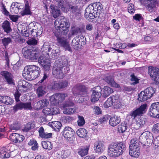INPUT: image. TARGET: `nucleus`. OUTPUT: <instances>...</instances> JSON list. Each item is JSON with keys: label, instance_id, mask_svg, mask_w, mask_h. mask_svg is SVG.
<instances>
[{"label": "nucleus", "instance_id": "nucleus-46", "mask_svg": "<svg viewBox=\"0 0 159 159\" xmlns=\"http://www.w3.org/2000/svg\"><path fill=\"white\" fill-rule=\"evenodd\" d=\"M157 2H150L147 6V10L150 12H152L155 11L156 7Z\"/></svg>", "mask_w": 159, "mask_h": 159}, {"label": "nucleus", "instance_id": "nucleus-12", "mask_svg": "<svg viewBox=\"0 0 159 159\" xmlns=\"http://www.w3.org/2000/svg\"><path fill=\"white\" fill-rule=\"evenodd\" d=\"M15 150L14 146H8L0 148V157L2 158H7L10 156V153Z\"/></svg>", "mask_w": 159, "mask_h": 159}, {"label": "nucleus", "instance_id": "nucleus-45", "mask_svg": "<svg viewBox=\"0 0 159 159\" xmlns=\"http://www.w3.org/2000/svg\"><path fill=\"white\" fill-rule=\"evenodd\" d=\"M87 130L85 129H79L76 131L77 135L80 137L84 138L87 135Z\"/></svg>", "mask_w": 159, "mask_h": 159}, {"label": "nucleus", "instance_id": "nucleus-24", "mask_svg": "<svg viewBox=\"0 0 159 159\" xmlns=\"http://www.w3.org/2000/svg\"><path fill=\"white\" fill-rule=\"evenodd\" d=\"M48 86L46 85H40L38 86L36 90L38 97L40 98L43 96L48 92Z\"/></svg>", "mask_w": 159, "mask_h": 159}, {"label": "nucleus", "instance_id": "nucleus-13", "mask_svg": "<svg viewBox=\"0 0 159 159\" xmlns=\"http://www.w3.org/2000/svg\"><path fill=\"white\" fill-rule=\"evenodd\" d=\"M148 74L156 84H159V69L157 68L150 67L148 69Z\"/></svg>", "mask_w": 159, "mask_h": 159}, {"label": "nucleus", "instance_id": "nucleus-4", "mask_svg": "<svg viewBox=\"0 0 159 159\" xmlns=\"http://www.w3.org/2000/svg\"><path fill=\"white\" fill-rule=\"evenodd\" d=\"M125 150V145L122 142L112 143L109 147L108 154L111 157H118L122 154Z\"/></svg>", "mask_w": 159, "mask_h": 159}, {"label": "nucleus", "instance_id": "nucleus-35", "mask_svg": "<svg viewBox=\"0 0 159 159\" xmlns=\"http://www.w3.org/2000/svg\"><path fill=\"white\" fill-rule=\"evenodd\" d=\"M50 7L52 10V14L54 18H57L61 14L60 10L58 9L59 8H56V6L54 4H51Z\"/></svg>", "mask_w": 159, "mask_h": 159}, {"label": "nucleus", "instance_id": "nucleus-56", "mask_svg": "<svg viewBox=\"0 0 159 159\" xmlns=\"http://www.w3.org/2000/svg\"><path fill=\"white\" fill-rule=\"evenodd\" d=\"M133 18L135 20L138 21H143V18L142 16V15L140 14H135L133 16Z\"/></svg>", "mask_w": 159, "mask_h": 159}, {"label": "nucleus", "instance_id": "nucleus-27", "mask_svg": "<svg viewBox=\"0 0 159 159\" xmlns=\"http://www.w3.org/2000/svg\"><path fill=\"white\" fill-rule=\"evenodd\" d=\"M29 83L26 81L20 80L18 82V90L21 92H25L28 89Z\"/></svg>", "mask_w": 159, "mask_h": 159}, {"label": "nucleus", "instance_id": "nucleus-51", "mask_svg": "<svg viewBox=\"0 0 159 159\" xmlns=\"http://www.w3.org/2000/svg\"><path fill=\"white\" fill-rule=\"evenodd\" d=\"M93 4H90L86 8L85 10V15H88V13H96L95 12Z\"/></svg>", "mask_w": 159, "mask_h": 159}, {"label": "nucleus", "instance_id": "nucleus-36", "mask_svg": "<svg viewBox=\"0 0 159 159\" xmlns=\"http://www.w3.org/2000/svg\"><path fill=\"white\" fill-rule=\"evenodd\" d=\"M49 103V102L46 99L41 100L36 103L37 106L36 108L39 109H42L45 107L47 106Z\"/></svg>", "mask_w": 159, "mask_h": 159}, {"label": "nucleus", "instance_id": "nucleus-57", "mask_svg": "<svg viewBox=\"0 0 159 159\" xmlns=\"http://www.w3.org/2000/svg\"><path fill=\"white\" fill-rule=\"evenodd\" d=\"M128 11L129 13L131 14H133L134 13L135 9L133 4L130 3L128 6Z\"/></svg>", "mask_w": 159, "mask_h": 159}, {"label": "nucleus", "instance_id": "nucleus-5", "mask_svg": "<svg viewBox=\"0 0 159 159\" xmlns=\"http://www.w3.org/2000/svg\"><path fill=\"white\" fill-rule=\"evenodd\" d=\"M139 139L143 146H150L153 142V137L152 134L147 131L143 133L140 136Z\"/></svg>", "mask_w": 159, "mask_h": 159}, {"label": "nucleus", "instance_id": "nucleus-33", "mask_svg": "<svg viewBox=\"0 0 159 159\" xmlns=\"http://www.w3.org/2000/svg\"><path fill=\"white\" fill-rule=\"evenodd\" d=\"M70 154V151L68 150L58 151L57 152V157L61 159H63L67 157Z\"/></svg>", "mask_w": 159, "mask_h": 159}, {"label": "nucleus", "instance_id": "nucleus-6", "mask_svg": "<svg viewBox=\"0 0 159 159\" xmlns=\"http://www.w3.org/2000/svg\"><path fill=\"white\" fill-rule=\"evenodd\" d=\"M43 54L45 55L46 53L48 56H50L52 58H55L59 55L58 52H57L56 50L54 49V46L52 48L49 44L44 43L41 49Z\"/></svg>", "mask_w": 159, "mask_h": 159}, {"label": "nucleus", "instance_id": "nucleus-39", "mask_svg": "<svg viewBox=\"0 0 159 159\" xmlns=\"http://www.w3.org/2000/svg\"><path fill=\"white\" fill-rule=\"evenodd\" d=\"M140 148H135V151H134V148L129 149V155L132 157L137 158L139 157L140 154Z\"/></svg>", "mask_w": 159, "mask_h": 159}, {"label": "nucleus", "instance_id": "nucleus-2", "mask_svg": "<svg viewBox=\"0 0 159 159\" xmlns=\"http://www.w3.org/2000/svg\"><path fill=\"white\" fill-rule=\"evenodd\" d=\"M56 30L58 33L66 35L69 31L70 24L68 20L64 16H61L54 22Z\"/></svg>", "mask_w": 159, "mask_h": 159}, {"label": "nucleus", "instance_id": "nucleus-47", "mask_svg": "<svg viewBox=\"0 0 159 159\" xmlns=\"http://www.w3.org/2000/svg\"><path fill=\"white\" fill-rule=\"evenodd\" d=\"M127 128V125L124 122L122 123L121 124L118 126V131L120 133H122L125 132Z\"/></svg>", "mask_w": 159, "mask_h": 159}, {"label": "nucleus", "instance_id": "nucleus-53", "mask_svg": "<svg viewBox=\"0 0 159 159\" xmlns=\"http://www.w3.org/2000/svg\"><path fill=\"white\" fill-rule=\"evenodd\" d=\"M3 46L5 47L8 45V44L11 42V39L9 37L4 38L1 40Z\"/></svg>", "mask_w": 159, "mask_h": 159}, {"label": "nucleus", "instance_id": "nucleus-26", "mask_svg": "<svg viewBox=\"0 0 159 159\" xmlns=\"http://www.w3.org/2000/svg\"><path fill=\"white\" fill-rule=\"evenodd\" d=\"M94 148L95 152L98 153H101L105 149L104 144L102 142L99 141L95 142Z\"/></svg>", "mask_w": 159, "mask_h": 159}, {"label": "nucleus", "instance_id": "nucleus-25", "mask_svg": "<svg viewBox=\"0 0 159 159\" xmlns=\"http://www.w3.org/2000/svg\"><path fill=\"white\" fill-rule=\"evenodd\" d=\"M10 139L12 141L16 143H21V144L22 141L25 139L24 136L22 135H20L18 134L12 133L11 134L10 136Z\"/></svg>", "mask_w": 159, "mask_h": 159}, {"label": "nucleus", "instance_id": "nucleus-15", "mask_svg": "<svg viewBox=\"0 0 159 159\" xmlns=\"http://www.w3.org/2000/svg\"><path fill=\"white\" fill-rule=\"evenodd\" d=\"M102 89L99 86H97L93 88L90 99L92 102H95L99 100L102 95Z\"/></svg>", "mask_w": 159, "mask_h": 159}, {"label": "nucleus", "instance_id": "nucleus-58", "mask_svg": "<svg viewBox=\"0 0 159 159\" xmlns=\"http://www.w3.org/2000/svg\"><path fill=\"white\" fill-rule=\"evenodd\" d=\"M43 112L45 115H52V112L51 108H46L44 109L43 110Z\"/></svg>", "mask_w": 159, "mask_h": 159}, {"label": "nucleus", "instance_id": "nucleus-62", "mask_svg": "<svg viewBox=\"0 0 159 159\" xmlns=\"http://www.w3.org/2000/svg\"><path fill=\"white\" fill-rule=\"evenodd\" d=\"M28 28L29 31H33L37 30V26L33 23H31L29 24L28 26Z\"/></svg>", "mask_w": 159, "mask_h": 159}, {"label": "nucleus", "instance_id": "nucleus-50", "mask_svg": "<svg viewBox=\"0 0 159 159\" xmlns=\"http://www.w3.org/2000/svg\"><path fill=\"white\" fill-rule=\"evenodd\" d=\"M31 14V12L29 6L27 4H26L24 10L21 12V15L23 16L25 15H30Z\"/></svg>", "mask_w": 159, "mask_h": 159}, {"label": "nucleus", "instance_id": "nucleus-63", "mask_svg": "<svg viewBox=\"0 0 159 159\" xmlns=\"http://www.w3.org/2000/svg\"><path fill=\"white\" fill-rule=\"evenodd\" d=\"M152 130L154 133L159 132V123H157L153 125Z\"/></svg>", "mask_w": 159, "mask_h": 159}, {"label": "nucleus", "instance_id": "nucleus-29", "mask_svg": "<svg viewBox=\"0 0 159 159\" xmlns=\"http://www.w3.org/2000/svg\"><path fill=\"white\" fill-rule=\"evenodd\" d=\"M104 80L108 84L112 87L117 88L120 87L119 85L114 81L113 78L111 76H108L105 77L104 78Z\"/></svg>", "mask_w": 159, "mask_h": 159}, {"label": "nucleus", "instance_id": "nucleus-43", "mask_svg": "<svg viewBox=\"0 0 159 159\" xmlns=\"http://www.w3.org/2000/svg\"><path fill=\"white\" fill-rule=\"evenodd\" d=\"M138 96L139 98L138 100L141 102L145 101L150 98L143 91H142L139 94Z\"/></svg>", "mask_w": 159, "mask_h": 159}, {"label": "nucleus", "instance_id": "nucleus-7", "mask_svg": "<svg viewBox=\"0 0 159 159\" xmlns=\"http://www.w3.org/2000/svg\"><path fill=\"white\" fill-rule=\"evenodd\" d=\"M73 93L74 95L78 94L82 97L79 100L80 103H82L84 101V97L87 94V91L86 87L83 85H78L73 89Z\"/></svg>", "mask_w": 159, "mask_h": 159}, {"label": "nucleus", "instance_id": "nucleus-11", "mask_svg": "<svg viewBox=\"0 0 159 159\" xmlns=\"http://www.w3.org/2000/svg\"><path fill=\"white\" fill-rule=\"evenodd\" d=\"M86 38L84 37L81 36L79 38V36H76L73 40L71 43V46L76 50H78L81 46L84 45L86 43Z\"/></svg>", "mask_w": 159, "mask_h": 159}, {"label": "nucleus", "instance_id": "nucleus-60", "mask_svg": "<svg viewBox=\"0 0 159 159\" xmlns=\"http://www.w3.org/2000/svg\"><path fill=\"white\" fill-rule=\"evenodd\" d=\"M68 82L66 81H64L61 82H59L60 89L65 88L68 85Z\"/></svg>", "mask_w": 159, "mask_h": 159}, {"label": "nucleus", "instance_id": "nucleus-37", "mask_svg": "<svg viewBox=\"0 0 159 159\" xmlns=\"http://www.w3.org/2000/svg\"><path fill=\"white\" fill-rule=\"evenodd\" d=\"M2 27L4 31L7 34L10 33L12 31L10 23L7 20H6L3 22L2 24Z\"/></svg>", "mask_w": 159, "mask_h": 159}, {"label": "nucleus", "instance_id": "nucleus-59", "mask_svg": "<svg viewBox=\"0 0 159 159\" xmlns=\"http://www.w3.org/2000/svg\"><path fill=\"white\" fill-rule=\"evenodd\" d=\"M110 117L108 115H106L101 117L99 119V122L102 124L104 123L108 120Z\"/></svg>", "mask_w": 159, "mask_h": 159}, {"label": "nucleus", "instance_id": "nucleus-22", "mask_svg": "<svg viewBox=\"0 0 159 159\" xmlns=\"http://www.w3.org/2000/svg\"><path fill=\"white\" fill-rule=\"evenodd\" d=\"M39 63L42 66L45 71L49 70L51 67V62L48 59H45L43 57L41 56L38 59Z\"/></svg>", "mask_w": 159, "mask_h": 159}, {"label": "nucleus", "instance_id": "nucleus-28", "mask_svg": "<svg viewBox=\"0 0 159 159\" xmlns=\"http://www.w3.org/2000/svg\"><path fill=\"white\" fill-rule=\"evenodd\" d=\"M145 121L144 118H137L136 120L132 125L133 128L138 129L142 128L145 124Z\"/></svg>", "mask_w": 159, "mask_h": 159}, {"label": "nucleus", "instance_id": "nucleus-30", "mask_svg": "<svg viewBox=\"0 0 159 159\" xmlns=\"http://www.w3.org/2000/svg\"><path fill=\"white\" fill-rule=\"evenodd\" d=\"M68 7V11L70 10V12L75 16H79L80 14V10L78 6L71 5L69 4Z\"/></svg>", "mask_w": 159, "mask_h": 159}, {"label": "nucleus", "instance_id": "nucleus-64", "mask_svg": "<svg viewBox=\"0 0 159 159\" xmlns=\"http://www.w3.org/2000/svg\"><path fill=\"white\" fill-rule=\"evenodd\" d=\"M13 101L10 97L7 96L5 100V102L4 103L7 105H11L13 102Z\"/></svg>", "mask_w": 159, "mask_h": 159}, {"label": "nucleus", "instance_id": "nucleus-3", "mask_svg": "<svg viewBox=\"0 0 159 159\" xmlns=\"http://www.w3.org/2000/svg\"><path fill=\"white\" fill-rule=\"evenodd\" d=\"M40 68L35 65H29L25 67L23 76L27 80H31L39 77Z\"/></svg>", "mask_w": 159, "mask_h": 159}, {"label": "nucleus", "instance_id": "nucleus-18", "mask_svg": "<svg viewBox=\"0 0 159 159\" xmlns=\"http://www.w3.org/2000/svg\"><path fill=\"white\" fill-rule=\"evenodd\" d=\"M1 75L3 77L5 82L9 85H14L15 81L13 79V75L10 72L7 71H2Z\"/></svg>", "mask_w": 159, "mask_h": 159}, {"label": "nucleus", "instance_id": "nucleus-21", "mask_svg": "<svg viewBox=\"0 0 159 159\" xmlns=\"http://www.w3.org/2000/svg\"><path fill=\"white\" fill-rule=\"evenodd\" d=\"M118 99L119 96L118 95L113 96L110 97L105 102L104 107L106 108H107L111 106L113 104L117 105L120 102Z\"/></svg>", "mask_w": 159, "mask_h": 159}, {"label": "nucleus", "instance_id": "nucleus-16", "mask_svg": "<svg viewBox=\"0 0 159 159\" xmlns=\"http://www.w3.org/2000/svg\"><path fill=\"white\" fill-rule=\"evenodd\" d=\"M150 115L152 117L159 118V102L152 103L149 110Z\"/></svg>", "mask_w": 159, "mask_h": 159}, {"label": "nucleus", "instance_id": "nucleus-19", "mask_svg": "<svg viewBox=\"0 0 159 159\" xmlns=\"http://www.w3.org/2000/svg\"><path fill=\"white\" fill-rule=\"evenodd\" d=\"M53 0L55 2V6L57 8L60 9L64 12H67L68 11V6L69 3L66 1L64 0Z\"/></svg>", "mask_w": 159, "mask_h": 159}, {"label": "nucleus", "instance_id": "nucleus-49", "mask_svg": "<svg viewBox=\"0 0 159 159\" xmlns=\"http://www.w3.org/2000/svg\"><path fill=\"white\" fill-rule=\"evenodd\" d=\"M28 144L32 146L31 149L33 150H36L38 147V144L36 141L34 139L30 140L28 143Z\"/></svg>", "mask_w": 159, "mask_h": 159}, {"label": "nucleus", "instance_id": "nucleus-17", "mask_svg": "<svg viewBox=\"0 0 159 159\" xmlns=\"http://www.w3.org/2000/svg\"><path fill=\"white\" fill-rule=\"evenodd\" d=\"M31 110L33 107L31 105L30 102L26 103L20 102L17 103L13 107V110L15 111H16L18 110L22 109Z\"/></svg>", "mask_w": 159, "mask_h": 159}, {"label": "nucleus", "instance_id": "nucleus-31", "mask_svg": "<svg viewBox=\"0 0 159 159\" xmlns=\"http://www.w3.org/2000/svg\"><path fill=\"white\" fill-rule=\"evenodd\" d=\"M96 15H100L101 14L103 8L102 5L99 2H96L93 4Z\"/></svg>", "mask_w": 159, "mask_h": 159}, {"label": "nucleus", "instance_id": "nucleus-52", "mask_svg": "<svg viewBox=\"0 0 159 159\" xmlns=\"http://www.w3.org/2000/svg\"><path fill=\"white\" fill-rule=\"evenodd\" d=\"M71 35H72L80 34L81 33V29L78 27L71 28Z\"/></svg>", "mask_w": 159, "mask_h": 159}, {"label": "nucleus", "instance_id": "nucleus-42", "mask_svg": "<svg viewBox=\"0 0 159 159\" xmlns=\"http://www.w3.org/2000/svg\"><path fill=\"white\" fill-rule=\"evenodd\" d=\"M43 148L48 150H51L52 148V144L49 141H43L41 143Z\"/></svg>", "mask_w": 159, "mask_h": 159}, {"label": "nucleus", "instance_id": "nucleus-44", "mask_svg": "<svg viewBox=\"0 0 159 159\" xmlns=\"http://www.w3.org/2000/svg\"><path fill=\"white\" fill-rule=\"evenodd\" d=\"M143 91L150 98L152 97L155 92V91L154 90L153 88L151 87L148 88Z\"/></svg>", "mask_w": 159, "mask_h": 159}, {"label": "nucleus", "instance_id": "nucleus-55", "mask_svg": "<svg viewBox=\"0 0 159 159\" xmlns=\"http://www.w3.org/2000/svg\"><path fill=\"white\" fill-rule=\"evenodd\" d=\"M78 120L77 121L78 125L79 126H82L84 124L85 121L83 117L78 116Z\"/></svg>", "mask_w": 159, "mask_h": 159}, {"label": "nucleus", "instance_id": "nucleus-41", "mask_svg": "<svg viewBox=\"0 0 159 159\" xmlns=\"http://www.w3.org/2000/svg\"><path fill=\"white\" fill-rule=\"evenodd\" d=\"M48 89L51 90H57L60 89L59 82L54 81L48 86Z\"/></svg>", "mask_w": 159, "mask_h": 159}, {"label": "nucleus", "instance_id": "nucleus-1", "mask_svg": "<svg viewBox=\"0 0 159 159\" xmlns=\"http://www.w3.org/2000/svg\"><path fill=\"white\" fill-rule=\"evenodd\" d=\"M68 60L65 56L60 57L54 63L52 69V74L54 76L59 79H62L63 77V73L62 69L64 67V72L66 73L70 69L67 66Z\"/></svg>", "mask_w": 159, "mask_h": 159}, {"label": "nucleus", "instance_id": "nucleus-20", "mask_svg": "<svg viewBox=\"0 0 159 159\" xmlns=\"http://www.w3.org/2000/svg\"><path fill=\"white\" fill-rule=\"evenodd\" d=\"M146 107V104H143L139 108L131 111L130 115L133 119H135L137 116H139L145 112Z\"/></svg>", "mask_w": 159, "mask_h": 159}, {"label": "nucleus", "instance_id": "nucleus-8", "mask_svg": "<svg viewBox=\"0 0 159 159\" xmlns=\"http://www.w3.org/2000/svg\"><path fill=\"white\" fill-rule=\"evenodd\" d=\"M71 101H66L63 105V112L64 114L71 115L75 112L77 108Z\"/></svg>", "mask_w": 159, "mask_h": 159}, {"label": "nucleus", "instance_id": "nucleus-23", "mask_svg": "<svg viewBox=\"0 0 159 159\" xmlns=\"http://www.w3.org/2000/svg\"><path fill=\"white\" fill-rule=\"evenodd\" d=\"M55 35L57 38L58 42L60 43L61 46L66 48H68L67 50L70 51L71 48H69V44L67 42V40L64 37L59 36V34L56 33H55Z\"/></svg>", "mask_w": 159, "mask_h": 159}, {"label": "nucleus", "instance_id": "nucleus-9", "mask_svg": "<svg viewBox=\"0 0 159 159\" xmlns=\"http://www.w3.org/2000/svg\"><path fill=\"white\" fill-rule=\"evenodd\" d=\"M67 96L66 93H57L50 96L49 100L52 104L56 105L59 102H62Z\"/></svg>", "mask_w": 159, "mask_h": 159}, {"label": "nucleus", "instance_id": "nucleus-61", "mask_svg": "<svg viewBox=\"0 0 159 159\" xmlns=\"http://www.w3.org/2000/svg\"><path fill=\"white\" fill-rule=\"evenodd\" d=\"M130 76L131 77V80L133 82L132 84H135L139 83V79L135 76L134 74L131 75Z\"/></svg>", "mask_w": 159, "mask_h": 159}, {"label": "nucleus", "instance_id": "nucleus-10", "mask_svg": "<svg viewBox=\"0 0 159 159\" xmlns=\"http://www.w3.org/2000/svg\"><path fill=\"white\" fill-rule=\"evenodd\" d=\"M22 53L26 58L30 60L34 61L38 58V54L35 51L32 49H28L26 48H24L22 50Z\"/></svg>", "mask_w": 159, "mask_h": 159}, {"label": "nucleus", "instance_id": "nucleus-40", "mask_svg": "<svg viewBox=\"0 0 159 159\" xmlns=\"http://www.w3.org/2000/svg\"><path fill=\"white\" fill-rule=\"evenodd\" d=\"M113 92V89L108 86H105L103 89L102 96L105 98L107 97Z\"/></svg>", "mask_w": 159, "mask_h": 159}, {"label": "nucleus", "instance_id": "nucleus-48", "mask_svg": "<svg viewBox=\"0 0 159 159\" xmlns=\"http://www.w3.org/2000/svg\"><path fill=\"white\" fill-rule=\"evenodd\" d=\"M89 149V148L88 147L80 149L78 151V153L81 157L84 156L87 154Z\"/></svg>", "mask_w": 159, "mask_h": 159}, {"label": "nucleus", "instance_id": "nucleus-38", "mask_svg": "<svg viewBox=\"0 0 159 159\" xmlns=\"http://www.w3.org/2000/svg\"><path fill=\"white\" fill-rule=\"evenodd\" d=\"M49 124L52 129L57 132L59 131L62 125L61 123L58 121L52 122L51 123H49Z\"/></svg>", "mask_w": 159, "mask_h": 159}, {"label": "nucleus", "instance_id": "nucleus-34", "mask_svg": "<svg viewBox=\"0 0 159 159\" xmlns=\"http://www.w3.org/2000/svg\"><path fill=\"white\" fill-rule=\"evenodd\" d=\"M120 122V117L114 116L110 118L109 120L110 125L112 126H115Z\"/></svg>", "mask_w": 159, "mask_h": 159}, {"label": "nucleus", "instance_id": "nucleus-32", "mask_svg": "<svg viewBox=\"0 0 159 159\" xmlns=\"http://www.w3.org/2000/svg\"><path fill=\"white\" fill-rule=\"evenodd\" d=\"M140 143H141V142H140L139 139V141L136 138L133 139L130 141L129 149H132L135 147L136 148H140Z\"/></svg>", "mask_w": 159, "mask_h": 159}, {"label": "nucleus", "instance_id": "nucleus-54", "mask_svg": "<svg viewBox=\"0 0 159 159\" xmlns=\"http://www.w3.org/2000/svg\"><path fill=\"white\" fill-rule=\"evenodd\" d=\"M34 125L33 124L29 122L26 125L23 130L24 131L27 132L31 129L34 128Z\"/></svg>", "mask_w": 159, "mask_h": 159}, {"label": "nucleus", "instance_id": "nucleus-14", "mask_svg": "<svg viewBox=\"0 0 159 159\" xmlns=\"http://www.w3.org/2000/svg\"><path fill=\"white\" fill-rule=\"evenodd\" d=\"M61 134L64 137L69 141H72L75 132L70 127L66 126L64 128Z\"/></svg>", "mask_w": 159, "mask_h": 159}]
</instances>
